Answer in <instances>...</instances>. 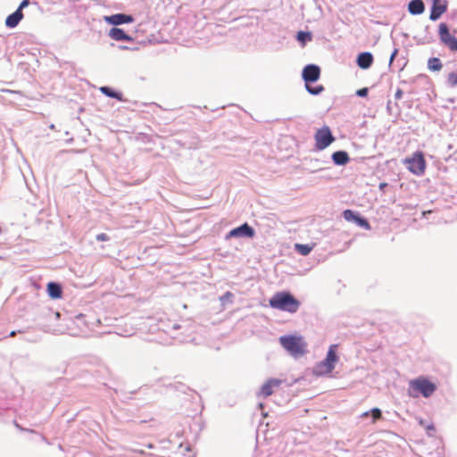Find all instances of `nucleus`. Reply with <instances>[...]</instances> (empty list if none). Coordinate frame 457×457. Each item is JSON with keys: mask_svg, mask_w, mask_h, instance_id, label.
I'll list each match as a JSON object with an SVG mask.
<instances>
[{"mask_svg": "<svg viewBox=\"0 0 457 457\" xmlns=\"http://www.w3.org/2000/svg\"><path fill=\"white\" fill-rule=\"evenodd\" d=\"M15 334H16V332H15V331H12V332L10 333V337H13Z\"/></svg>", "mask_w": 457, "mask_h": 457, "instance_id": "obj_38", "label": "nucleus"}, {"mask_svg": "<svg viewBox=\"0 0 457 457\" xmlns=\"http://www.w3.org/2000/svg\"><path fill=\"white\" fill-rule=\"evenodd\" d=\"M13 424L14 426L20 430V431H27V432H30V433H35V431L33 429H29V428H25L23 427H21L17 421H13Z\"/></svg>", "mask_w": 457, "mask_h": 457, "instance_id": "obj_32", "label": "nucleus"}, {"mask_svg": "<svg viewBox=\"0 0 457 457\" xmlns=\"http://www.w3.org/2000/svg\"><path fill=\"white\" fill-rule=\"evenodd\" d=\"M398 54V49L397 48H395L394 51L392 52L391 55H390V59H389V65L392 64V62H394V60L395 59L396 55Z\"/></svg>", "mask_w": 457, "mask_h": 457, "instance_id": "obj_34", "label": "nucleus"}, {"mask_svg": "<svg viewBox=\"0 0 457 457\" xmlns=\"http://www.w3.org/2000/svg\"><path fill=\"white\" fill-rule=\"evenodd\" d=\"M438 34L441 42L448 46L451 51L457 52V38L451 35L446 23H440L438 26Z\"/></svg>", "mask_w": 457, "mask_h": 457, "instance_id": "obj_8", "label": "nucleus"}, {"mask_svg": "<svg viewBox=\"0 0 457 457\" xmlns=\"http://www.w3.org/2000/svg\"><path fill=\"white\" fill-rule=\"evenodd\" d=\"M431 1H432V4H433V3L442 2L443 0H431Z\"/></svg>", "mask_w": 457, "mask_h": 457, "instance_id": "obj_39", "label": "nucleus"}, {"mask_svg": "<svg viewBox=\"0 0 457 457\" xmlns=\"http://www.w3.org/2000/svg\"><path fill=\"white\" fill-rule=\"evenodd\" d=\"M314 138L315 147L319 151L324 150L335 141V137L327 126L319 129L315 133Z\"/></svg>", "mask_w": 457, "mask_h": 457, "instance_id": "obj_6", "label": "nucleus"}, {"mask_svg": "<svg viewBox=\"0 0 457 457\" xmlns=\"http://www.w3.org/2000/svg\"><path fill=\"white\" fill-rule=\"evenodd\" d=\"M179 342H184V341H186V339H179Z\"/></svg>", "mask_w": 457, "mask_h": 457, "instance_id": "obj_41", "label": "nucleus"}, {"mask_svg": "<svg viewBox=\"0 0 457 457\" xmlns=\"http://www.w3.org/2000/svg\"><path fill=\"white\" fill-rule=\"evenodd\" d=\"M373 60L371 53L362 52L358 54L356 63L361 69L367 70L372 65Z\"/></svg>", "mask_w": 457, "mask_h": 457, "instance_id": "obj_15", "label": "nucleus"}, {"mask_svg": "<svg viewBox=\"0 0 457 457\" xmlns=\"http://www.w3.org/2000/svg\"><path fill=\"white\" fill-rule=\"evenodd\" d=\"M296 39L302 46H305L312 40V34L310 31L300 30L296 34Z\"/></svg>", "mask_w": 457, "mask_h": 457, "instance_id": "obj_23", "label": "nucleus"}, {"mask_svg": "<svg viewBox=\"0 0 457 457\" xmlns=\"http://www.w3.org/2000/svg\"><path fill=\"white\" fill-rule=\"evenodd\" d=\"M281 384V379L270 378L262 386L259 395L263 397H268L272 395L273 389L279 387Z\"/></svg>", "mask_w": 457, "mask_h": 457, "instance_id": "obj_13", "label": "nucleus"}, {"mask_svg": "<svg viewBox=\"0 0 457 457\" xmlns=\"http://www.w3.org/2000/svg\"><path fill=\"white\" fill-rule=\"evenodd\" d=\"M108 36L116 41H133V37L127 34L124 29L113 27L109 30Z\"/></svg>", "mask_w": 457, "mask_h": 457, "instance_id": "obj_14", "label": "nucleus"}, {"mask_svg": "<svg viewBox=\"0 0 457 457\" xmlns=\"http://www.w3.org/2000/svg\"><path fill=\"white\" fill-rule=\"evenodd\" d=\"M402 96H403V90L401 88H397V90H396V92L395 94V98L396 100H399V99L402 98Z\"/></svg>", "mask_w": 457, "mask_h": 457, "instance_id": "obj_35", "label": "nucleus"}, {"mask_svg": "<svg viewBox=\"0 0 457 457\" xmlns=\"http://www.w3.org/2000/svg\"><path fill=\"white\" fill-rule=\"evenodd\" d=\"M29 4H30L29 0H22L20 3V5L18 6L17 10H20L22 12L23 9L28 7Z\"/></svg>", "mask_w": 457, "mask_h": 457, "instance_id": "obj_31", "label": "nucleus"}, {"mask_svg": "<svg viewBox=\"0 0 457 457\" xmlns=\"http://www.w3.org/2000/svg\"><path fill=\"white\" fill-rule=\"evenodd\" d=\"M23 19V12L20 10H15L12 13L9 14L5 19V26L9 29H14L18 26L20 21Z\"/></svg>", "mask_w": 457, "mask_h": 457, "instance_id": "obj_17", "label": "nucleus"}, {"mask_svg": "<svg viewBox=\"0 0 457 457\" xmlns=\"http://www.w3.org/2000/svg\"><path fill=\"white\" fill-rule=\"evenodd\" d=\"M100 92L104 95L105 96L116 99L120 102H124L125 99L123 98L122 93L114 90L111 87L108 86H103L99 88Z\"/></svg>", "mask_w": 457, "mask_h": 457, "instance_id": "obj_20", "label": "nucleus"}, {"mask_svg": "<svg viewBox=\"0 0 457 457\" xmlns=\"http://www.w3.org/2000/svg\"><path fill=\"white\" fill-rule=\"evenodd\" d=\"M408 11L412 15H420L425 11V4L422 0H411L408 4Z\"/></svg>", "mask_w": 457, "mask_h": 457, "instance_id": "obj_19", "label": "nucleus"}, {"mask_svg": "<svg viewBox=\"0 0 457 457\" xmlns=\"http://www.w3.org/2000/svg\"><path fill=\"white\" fill-rule=\"evenodd\" d=\"M386 187H387V184L385 183V182L379 184V189L380 190H384V188Z\"/></svg>", "mask_w": 457, "mask_h": 457, "instance_id": "obj_36", "label": "nucleus"}, {"mask_svg": "<svg viewBox=\"0 0 457 457\" xmlns=\"http://www.w3.org/2000/svg\"><path fill=\"white\" fill-rule=\"evenodd\" d=\"M448 8V1L443 0L442 2L433 3L431 9L429 19L432 21H436L440 19V17L447 11Z\"/></svg>", "mask_w": 457, "mask_h": 457, "instance_id": "obj_12", "label": "nucleus"}, {"mask_svg": "<svg viewBox=\"0 0 457 457\" xmlns=\"http://www.w3.org/2000/svg\"><path fill=\"white\" fill-rule=\"evenodd\" d=\"M370 415H371V417H372L371 423L374 424V423H376L377 420L382 419V411L379 408L375 407L370 411L363 412L361 415V417L364 418V417H368Z\"/></svg>", "mask_w": 457, "mask_h": 457, "instance_id": "obj_22", "label": "nucleus"}, {"mask_svg": "<svg viewBox=\"0 0 457 457\" xmlns=\"http://www.w3.org/2000/svg\"><path fill=\"white\" fill-rule=\"evenodd\" d=\"M104 20L111 25L119 26L122 24H128L134 21V17L130 14L126 13H115L109 16H104Z\"/></svg>", "mask_w": 457, "mask_h": 457, "instance_id": "obj_11", "label": "nucleus"}, {"mask_svg": "<svg viewBox=\"0 0 457 457\" xmlns=\"http://www.w3.org/2000/svg\"><path fill=\"white\" fill-rule=\"evenodd\" d=\"M307 92L312 96H318L324 91L322 85L312 86L311 83L305 84Z\"/></svg>", "mask_w": 457, "mask_h": 457, "instance_id": "obj_26", "label": "nucleus"}, {"mask_svg": "<svg viewBox=\"0 0 457 457\" xmlns=\"http://www.w3.org/2000/svg\"><path fill=\"white\" fill-rule=\"evenodd\" d=\"M302 77L305 84L314 83L320 77V68L316 64H307L303 69Z\"/></svg>", "mask_w": 457, "mask_h": 457, "instance_id": "obj_10", "label": "nucleus"}, {"mask_svg": "<svg viewBox=\"0 0 457 457\" xmlns=\"http://www.w3.org/2000/svg\"><path fill=\"white\" fill-rule=\"evenodd\" d=\"M369 94V88L368 87H362L356 91V95L360 97H365Z\"/></svg>", "mask_w": 457, "mask_h": 457, "instance_id": "obj_29", "label": "nucleus"}, {"mask_svg": "<svg viewBox=\"0 0 457 457\" xmlns=\"http://www.w3.org/2000/svg\"><path fill=\"white\" fill-rule=\"evenodd\" d=\"M270 306L289 313H295L301 303L288 291L276 293L269 301Z\"/></svg>", "mask_w": 457, "mask_h": 457, "instance_id": "obj_1", "label": "nucleus"}, {"mask_svg": "<svg viewBox=\"0 0 457 457\" xmlns=\"http://www.w3.org/2000/svg\"><path fill=\"white\" fill-rule=\"evenodd\" d=\"M386 109H387L388 112H391V101L390 100L387 102Z\"/></svg>", "mask_w": 457, "mask_h": 457, "instance_id": "obj_37", "label": "nucleus"}, {"mask_svg": "<svg viewBox=\"0 0 457 457\" xmlns=\"http://www.w3.org/2000/svg\"><path fill=\"white\" fill-rule=\"evenodd\" d=\"M342 216L345 220L354 222L357 226L366 230H370L371 228L369 220L365 217L361 216L359 212H356L353 210H345L342 213Z\"/></svg>", "mask_w": 457, "mask_h": 457, "instance_id": "obj_9", "label": "nucleus"}, {"mask_svg": "<svg viewBox=\"0 0 457 457\" xmlns=\"http://www.w3.org/2000/svg\"><path fill=\"white\" fill-rule=\"evenodd\" d=\"M280 345L294 357L297 358L305 353L306 343L302 337L285 335L279 337Z\"/></svg>", "mask_w": 457, "mask_h": 457, "instance_id": "obj_2", "label": "nucleus"}, {"mask_svg": "<svg viewBox=\"0 0 457 457\" xmlns=\"http://www.w3.org/2000/svg\"><path fill=\"white\" fill-rule=\"evenodd\" d=\"M181 328V325L176 322H169L168 324H162L159 329L163 330L169 334L172 338H177L176 331Z\"/></svg>", "mask_w": 457, "mask_h": 457, "instance_id": "obj_21", "label": "nucleus"}, {"mask_svg": "<svg viewBox=\"0 0 457 457\" xmlns=\"http://www.w3.org/2000/svg\"><path fill=\"white\" fill-rule=\"evenodd\" d=\"M332 162L335 165L345 166L350 162L349 154L346 151H336L331 155Z\"/></svg>", "mask_w": 457, "mask_h": 457, "instance_id": "obj_16", "label": "nucleus"}, {"mask_svg": "<svg viewBox=\"0 0 457 457\" xmlns=\"http://www.w3.org/2000/svg\"><path fill=\"white\" fill-rule=\"evenodd\" d=\"M295 249L301 255L306 256L312 252V245L309 244H295Z\"/></svg>", "mask_w": 457, "mask_h": 457, "instance_id": "obj_25", "label": "nucleus"}, {"mask_svg": "<svg viewBox=\"0 0 457 457\" xmlns=\"http://www.w3.org/2000/svg\"><path fill=\"white\" fill-rule=\"evenodd\" d=\"M404 163L409 171L417 176L423 175L427 166L424 154L420 151H417L411 157L406 158Z\"/></svg>", "mask_w": 457, "mask_h": 457, "instance_id": "obj_5", "label": "nucleus"}, {"mask_svg": "<svg viewBox=\"0 0 457 457\" xmlns=\"http://www.w3.org/2000/svg\"><path fill=\"white\" fill-rule=\"evenodd\" d=\"M409 384L410 388L418 392L425 398H429L437 389L436 384L424 376L411 379Z\"/></svg>", "mask_w": 457, "mask_h": 457, "instance_id": "obj_4", "label": "nucleus"}, {"mask_svg": "<svg viewBox=\"0 0 457 457\" xmlns=\"http://www.w3.org/2000/svg\"><path fill=\"white\" fill-rule=\"evenodd\" d=\"M443 64L439 58L431 57L428 61V68L432 71H438L442 69Z\"/></svg>", "mask_w": 457, "mask_h": 457, "instance_id": "obj_24", "label": "nucleus"}, {"mask_svg": "<svg viewBox=\"0 0 457 457\" xmlns=\"http://www.w3.org/2000/svg\"><path fill=\"white\" fill-rule=\"evenodd\" d=\"M121 49H128L127 46H120Z\"/></svg>", "mask_w": 457, "mask_h": 457, "instance_id": "obj_40", "label": "nucleus"}, {"mask_svg": "<svg viewBox=\"0 0 457 457\" xmlns=\"http://www.w3.org/2000/svg\"><path fill=\"white\" fill-rule=\"evenodd\" d=\"M96 239L97 241H108L110 240V237L105 233H100L96 235Z\"/></svg>", "mask_w": 457, "mask_h": 457, "instance_id": "obj_30", "label": "nucleus"}, {"mask_svg": "<svg viewBox=\"0 0 457 457\" xmlns=\"http://www.w3.org/2000/svg\"><path fill=\"white\" fill-rule=\"evenodd\" d=\"M233 298L234 295L231 292L228 291L220 297V300L222 304H226L227 303H232Z\"/></svg>", "mask_w": 457, "mask_h": 457, "instance_id": "obj_28", "label": "nucleus"}, {"mask_svg": "<svg viewBox=\"0 0 457 457\" xmlns=\"http://www.w3.org/2000/svg\"><path fill=\"white\" fill-rule=\"evenodd\" d=\"M446 84L449 87H457V72H450L447 76Z\"/></svg>", "mask_w": 457, "mask_h": 457, "instance_id": "obj_27", "label": "nucleus"}, {"mask_svg": "<svg viewBox=\"0 0 457 457\" xmlns=\"http://www.w3.org/2000/svg\"><path fill=\"white\" fill-rule=\"evenodd\" d=\"M427 433L429 436H433V433L436 431V428L433 424H429L426 427Z\"/></svg>", "mask_w": 457, "mask_h": 457, "instance_id": "obj_33", "label": "nucleus"}, {"mask_svg": "<svg viewBox=\"0 0 457 457\" xmlns=\"http://www.w3.org/2000/svg\"><path fill=\"white\" fill-rule=\"evenodd\" d=\"M46 290L52 299H60L62 295V287L58 282H49Z\"/></svg>", "mask_w": 457, "mask_h": 457, "instance_id": "obj_18", "label": "nucleus"}, {"mask_svg": "<svg viewBox=\"0 0 457 457\" xmlns=\"http://www.w3.org/2000/svg\"><path fill=\"white\" fill-rule=\"evenodd\" d=\"M337 348V345H331L328 348L326 358L314 366L313 373L316 376H324L333 371L335 365L338 361Z\"/></svg>", "mask_w": 457, "mask_h": 457, "instance_id": "obj_3", "label": "nucleus"}, {"mask_svg": "<svg viewBox=\"0 0 457 457\" xmlns=\"http://www.w3.org/2000/svg\"><path fill=\"white\" fill-rule=\"evenodd\" d=\"M255 236L254 228L250 226L247 222L243 223L242 225L234 228L228 233L226 234L225 239L228 240L230 238H253Z\"/></svg>", "mask_w": 457, "mask_h": 457, "instance_id": "obj_7", "label": "nucleus"}]
</instances>
